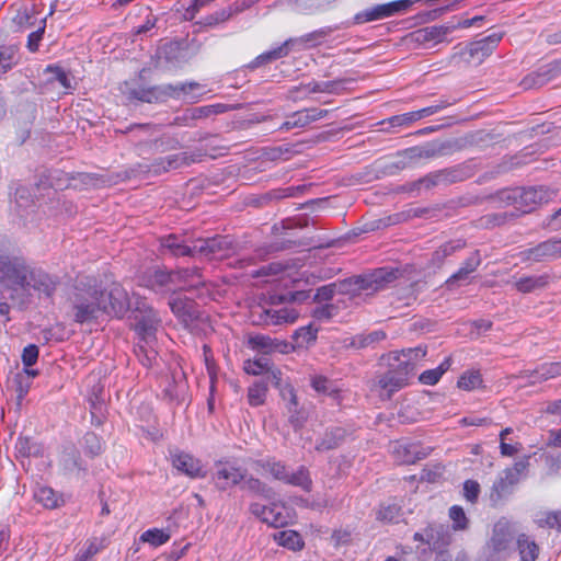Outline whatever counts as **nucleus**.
Returning a JSON list of instances; mask_svg holds the SVG:
<instances>
[{"mask_svg":"<svg viewBox=\"0 0 561 561\" xmlns=\"http://www.w3.org/2000/svg\"><path fill=\"white\" fill-rule=\"evenodd\" d=\"M34 499L44 507L54 510L64 504V500L49 486H41L34 492Z\"/></svg>","mask_w":561,"mask_h":561,"instance_id":"obj_46","label":"nucleus"},{"mask_svg":"<svg viewBox=\"0 0 561 561\" xmlns=\"http://www.w3.org/2000/svg\"><path fill=\"white\" fill-rule=\"evenodd\" d=\"M243 484L241 489L247 490L253 495H257L264 500H272L275 495L273 488L261 481L259 478L248 476L245 472V479L242 480Z\"/></svg>","mask_w":561,"mask_h":561,"instance_id":"obj_44","label":"nucleus"},{"mask_svg":"<svg viewBox=\"0 0 561 561\" xmlns=\"http://www.w3.org/2000/svg\"><path fill=\"white\" fill-rule=\"evenodd\" d=\"M168 305L173 314L184 323L185 327L201 320V311L193 299L174 296L169 299Z\"/></svg>","mask_w":561,"mask_h":561,"instance_id":"obj_19","label":"nucleus"},{"mask_svg":"<svg viewBox=\"0 0 561 561\" xmlns=\"http://www.w3.org/2000/svg\"><path fill=\"white\" fill-rule=\"evenodd\" d=\"M561 376V362L545 363L529 375L538 380H547Z\"/></svg>","mask_w":561,"mask_h":561,"instance_id":"obj_59","label":"nucleus"},{"mask_svg":"<svg viewBox=\"0 0 561 561\" xmlns=\"http://www.w3.org/2000/svg\"><path fill=\"white\" fill-rule=\"evenodd\" d=\"M517 483L511 471H503L491 488L489 496L491 506L494 508L502 506L513 494Z\"/></svg>","mask_w":561,"mask_h":561,"instance_id":"obj_22","label":"nucleus"},{"mask_svg":"<svg viewBox=\"0 0 561 561\" xmlns=\"http://www.w3.org/2000/svg\"><path fill=\"white\" fill-rule=\"evenodd\" d=\"M32 381L27 380L24 374H15L12 378V387L16 393V407L20 409L22 402L31 389Z\"/></svg>","mask_w":561,"mask_h":561,"instance_id":"obj_60","label":"nucleus"},{"mask_svg":"<svg viewBox=\"0 0 561 561\" xmlns=\"http://www.w3.org/2000/svg\"><path fill=\"white\" fill-rule=\"evenodd\" d=\"M187 389L185 374L181 368L172 370L170 376L165 378V386L162 390V398L169 403L176 405L183 402Z\"/></svg>","mask_w":561,"mask_h":561,"instance_id":"obj_21","label":"nucleus"},{"mask_svg":"<svg viewBox=\"0 0 561 561\" xmlns=\"http://www.w3.org/2000/svg\"><path fill=\"white\" fill-rule=\"evenodd\" d=\"M255 467L268 471L275 480L285 481L288 470L287 466L274 458L260 459L254 461Z\"/></svg>","mask_w":561,"mask_h":561,"instance_id":"obj_48","label":"nucleus"},{"mask_svg":"<svg viewBox=\"0 0 561 561\" xmlns=\"http://www.w3.org/2000/svg\"><path fill=\"white\" fill-rule=\"evenodd\" d=\"M82 449L85 456L95 458L103 454L104 442L94 432H87L82 437Z\"/></svg>","mask_w":561,"mask_h":561,"instance_id":"obj_49","label":"nucleus"},{"mask_svg":"<svg viewBox=\"0 0 561 561\" xmlns=\"http://www.w3.org/2000/svg\"><path fill=\"white\" fill-rule=\"evenodd\" d=\"M197 88H199V83L197 82L179 84L169 83L150 88L134 89L130 94L138 101L153 103L160 101L162 98H175L179 96L180 93H186L188 90L193 91Z\"/></svg>","mask_w":561,"mask_h":561,"instance_id":"obj_7","label":"nucleus"},{"mask_svg":"<svg viewBox=\"0 0 561 561\" xmlns=\"http://www.w3.org/2000/svg\"><path fill=\"white\" fill-rule=\"evenodd\" d=\"M273 363L266 356H261L254 359H247L243 364V369L248 375L259 376L263 375L270 369Z\"/></svg>","mask_w":561,"mask_h":561,"instance_id":"obj_57","label":"nucleus"},{"mask_svg":"<svg viewBox=\"0 0 561 561\" xmlns=\"http://www.w3.org/2000/svg\"><path fill=\"white\" fill-rule=\"evenodd\" d=\"M402 507L396 503H381L376 512V519L383 523H398Z\"/></svg>","mask_w":561,"mask_h":561,"instance_id":"obj_52","label":"nucleus"},{"mask_svg":"<svg viewBox=\"0 0 561 561\" xmlns=\"http://www.w3.org/2000/svg\"><path fill=\"white\" fill-rule=\"evenodd\" d=\"M559 65L560 61H556L553 64L546 66L545 68H541L537 72H531L527 75L523 79L522 84L524 85L525 89L537 88L546 84L554 76V72L557 71Z\"/></svg>","mask_w":561,"mask_h":561,"instance_id":"obj_38","label":"nucleus"},{"mask_svg":"<svg viewBox=\"0 0 561 561\" xmlns=\"http://www.w3.org/2000/svg\"><path fill=\"white\" fill-rule=\"evenodd\" d=\"M161 248L174 257L197 255V241L193 245H188L182 237L176 234L163 237L161 239Z\"/></svg>","mask_w":561,"mask_h":561,"instance_id":"obj_27","label":"nucleus"},{"mask_svg":"<svg viewBox=\"0 0 561 561\" xmlns=\"http://www.w3.org/2000/svg\"><path fill=\"white\" fill-rule=\"evenodd\" d=\"M171 538L168 529L150 528L140 535V541L147 542L152 547H160L167 543Z\"/></svg>","mask_w":561,"mask_h":561,"instance_id":"obj_53","label":"nucleus"},{"mask_svg":"<svg viewBox=\"0 0 561 561\" xmlns=\"http://www.w3.org/2000/svg\"><path fill=\"white\" fill-rule=\"evenodd\" d=\"M104 291L94 277L78 278L69 296L72 320L84 324L102 314Z\"/></svg>","mask_w":561,"mask_h":561,"instance_id":"obj_1","label":"nucleus"},{"mask_svg":"<svg viewBox=\"0 0 561 561\" xmlns=\"http://www.w3.org/2000/svg\"><path fill=\"white\" fill-rule=\"evenodd\" d=\"M142 286L149 288L156 294L165 295L178 290L172 271L154 270L147 272L141 277Z\"/></svg>","mask_w":561,"mask_h":561,"instance_id":"obj_18","label":"nucleus"},{"mask_svg":"<svg viewBox=\"0 0 561 561\" xmlns=\"http://www.w3.org/2000/svg\"><path fill=\"white\" fill-rule=\"evenodd\" d=\"M352 81L353 79L350 78H340L325 82H318L313 80L306 84H302V88L307 90L308 93L337 94L344 88L345 83H350Z\"/></svg>","mask_w":561,"mask_h":561,"instance_id":"obj_39","label":"nucleus"},{"mask_svg":"<svg viewBox=\"0 0 561 561\" xmlns=\"http://www.w3.org/2000/svg\"><path fill=\"white\" fill-rule=\"evenodd\" d=\"M211 116V110L208 105L187 108L182 117H176V124L190 125V121H198Z\"/></svg>","mask_w":561,"mask_h":561,"instance_id":"obj_61","label":"nucleus"},{"mask_svg":"<svg viewBox=\"0 0 561 561\" xmlns=\"http://www.w3.org/2000/svg\"><path fill=\"white\" fill-rule=\"evenodd\" d=\"M436 174L439 186H449L469 179L471 176V170L467 165L458 164L438 170Z\"/></svg>","mask_w":561,"mask_h":561,"instance_id":"obj_32","label":"nucleus"},{"mask_svg":"<svg viewBox=\"0 0 561 561\" xmlns=\"http://www.w3.org/2000/svg\"><path fill=\"white\" fill-rule=\"evenodd\" d=\"M205 156L206 151L202 148H197L192 152L183 151L167 157H160L152 161L149 167V171L160 174L162 172L201 162Z\"/></svg>","mask_w":561,"mask_h":561,"instance_id":"obj_9","label":"nucleus"},{"mask_svg":"<svg viewBox=\"0 0 561 561\" xmlns=\"http://www.w3.org/2000/svg\"><path fill=\"white\" fill-rule=\"evenodd\" d=\"M407 385L408 381L402 378V374H398L390 367L378 380V386L386 391L387 398H390L396 391Z\"/></svg>","mask_w":561,"mask_h":561,"instance_id":"obj_42","label":"nucleus"},{"mask_svg":"<svg viewBox=\"0 0 561 561\" xmlns=\"http://www.w3.org/2000/svg\"><path fill=\"white\" fill-rule=\"evenodd\" d=\"M170 457L173 468L180 473L191 479L206 477L202 461L193 455L176 449L170 453Z\"/></svg>","mask_w":561,"mask_h":561,"instance_id":"obj_16","label":"nucleus"},{"mask_svg":"<svg viewBox=\"0 0 561 561\" xmlns=\"http://www.w3.org/2000/svg\"><path fill=\"white\" fill-rule=\"evenodd\" d=\"M513 537L514 530L512 523L506 518L499 519L493 527L490 540L486 542V549L489 551L488 559L497 561L499 554L510 548Z\"/></svg>","mask_w":561,"mask_h":561,"instance_id":"obj_11","label":"nucleus"},{"mask_svg":"<svg viewBox=\"0 0 561 561\" xmlns=\"http://www.w3.org/2000/svg\"><path fill=\"white\" fill-rule=\"evenodd\" d=\"M422 159H433L453 153L460 149L457 141H428L421 145Z\"/></svg>","mask_w":561,"mask_h":561,"instance_id":"obj_33","label":"nucleus"},{"mask_svg":"<svg viewBox=\"0 0 561 561\" xmlns=\"http://www.w3.org/2000/svg\"><path fill=\"white\" fill-rule=\"evenodd\" d=\"M455 30L454 24L448 25H432L420 28L412 33V36L415 42L420 44L426 43H440L444 41L446 35L451 33Z\"/></svg>","mask_w":561,"mask_h":561,"instance_id":"obj_29","label":"nucleus"},{"mask_svg":"<svg viewBox=\"0 0 561 561\" xmlns=\"http://www.w3.org/2000/svg\"><path fill=\"white\" fill-rule=\"evenodd\" d=\"M467 241L461 238L444 242L432 253L431 265L434 267H440L449 256H453L456 252L465 249Z\"/></svg>","mask_w":561,"mask_h":561,"instance_id":"obj_31","label":"nucleus"},{"mask_svg":"<svg viewBox=\"0 0 561 561\" xmlns=\"http://www.w3.org/2000/svg\"><path fill=\"white\" fill-rule=\"evenodd\" d=\"M453 359L450 356L446 357L436 368L424 370L419 376V381L422 385L434 386L436 385L442 376L450 368Z\"/></svg>","mask_w":561,"mask_h":561,"instance_id":"obj_47","label":"nucleus"},{"mask_svg":"<svg viewBox=\"0 0 561 561\" xmlns=\"http://www.w3.org/2000/svg\"><path fill=\"white\" fill-rule=\"evenodd\" d=\"M267 382L264 380L254 381L248 388V402L251 407H260L265 403L267 394Z\"/></svg>","mask_w":561,"mask_h":561,"instance_id":"obj_51","label":"nucleus"},{"mask_svg":"<svg viewBox=\"0 0 561 561\" xmlns=\"http://www.w3.org/2000/svg\"><path fill=\"white\" fill-rule=\"evenodd\" d=\"M394 454L397 456V460L401 463L412 465L419 460H422L427 457L428 453L424 451L416 444H399Z\"/></svg>","mask_w":561,"mask_h":561,"instance_id":"obj_36","label":"nucleus"},{"mask_svg":"<svg viewBox=\"0 0 561 561\" xmlns=\"http://www.w3.org/2000/svg\"><path fill=\"white\" fill-rule=\"evenodd\" d=\"M19 47L16 45H0V77L19 64Z\"/></svg>","mask_w":561,"mask_h":561,"instance_id":"obj_45","label":"nucleus"},{"mask_svg":"<svg viewBox=\"0 0 561 561\" xmlns=\"http://www.w3.org/2000/svg\"><path fill=\"white\" fill-rule=\"evenodd\" d=\"M216 470L211 473V482L219 492H226L245 479V470L231 465L229 461L218 460Z\"/></svg>","mask_w":561,"mask_h":561,"instance_id":"obj_10","label":"nucleus"},{"mask_svg":"<svg viewBox=\"0 0 561 561\" xmlns=\"http://www.w3.org/2000/svg\"><path fill=\"white\" fill-rule=\"evenodd\" d=\"M518 194V187L503 188L491 195L490 199L500 206H514V208L517 210L519 196Z\"/></svg>","mask_w":561,"mask_h":561,"instance_id":"obj_55","label":"nucleus"},{"mask_svg":"<svg viewBox=\"0 0 561 561\" xmlns=\"http://www.w3.org/2000/svg\"><path fill=\"white\" fill-rule=\"evenodd\" d=\"M450 542L451 536L447 526L435 523L426 526L425 545H427L432 551L442 552Z\"/></svg>","mask_w":561,"mask_h":561,"instance_id":"obj_26","label":"nucleus"},{"mask_svg":"<svg viewBox=\"0 0 561 561\" xmlns=\"http://www.w3.org/2000/svg\"><path fill=\"white\" fill-rule=\"evenodd\" d=\"M328 110L317 107L304 108L291 113L287 119L279 126V130H290L293 128H302L311 123L319 121L328 115Z\"/></svg>","mask_w":561,"mask_h":561,"instance_id":"obj_23","label":"nucleus"},{"mask_svg":"<svg viewBox=\"0 0 561 561\" xmlns=\"http://www.w3.org/2000/svg\"><path fill=\"white\" fill-rule=\"evenodd\" d=\"M351 434L352 430L350 427L341 425L330 426L324 431L322 436L317 439L314 448L318 451H328L339 448Z\"/></svg>","mask_w":561,"mask_h":561,"instance_id":"obj_25","label":"nucleus"},{"mask_svg":"<svg viewBox=\"0 0 561 561\" xmlns=\"http://www.w3.org/2000/svg\"><path fill=\"white\" fill-rule=\"evenodd\" d=\"M523 262H542L561 257V238L548 239L520 252Z\"/></svg>","mask_w":561,"mask_h":561,"instance_id":"obj_15","label":"nucleus"},{"mask_svg":"<svg viewBox=\"0 0 561 561\" xmlns=\"http://www.w3.org/2000/svg\"><path fill=\"white\" fill-rule=\"evenodd\" d=\"M502 37L501 33H492L481 39L469 43L461 54L469 56L468 61L481 64L497 47Z\"/></svg>","mask_w":561,"mask_h":561,"instance_id":"obj_17","label":"nucleus"},{"mask_svg":"<svg viewBox=\"0 0 561 561\" xmlns=\"http://www.w3.org/2000/svg\"><path fill=\"white\" fill-rule=\"evenodd\" d=\"M130 318L134 320L133 328L142 342L149 344L156 340L160 319L145 300H137L136 307L131 309Z\"/></svg>","mask_w":561,"mask_h":561,"instance_id":"obj_5","label":"nucleus"},{"mask_svg":"<svg viewBox=\"0 0 561 561\" xmlns=\"http://www.w3.org/2000/svg\"><path fill=\"white\" fill-rule=\"evenodd\" d=\"M425 355L426 350L421 346L409 348L394 356L392 362L389 364V367L398 374H402V378L408 381L409 378L414 375L415 360L423 358Z\"/></svg>","mask_w":561,"mask_h":561,"instance_id":"obj_20","label":"nucleus"},{"mask_svg":"<svg viewBox=\"0 0 561 561\" xmlns=\"http://www.w3.org/2000/svg\"><path fill=\"white\" fill-rule=\"evenodd\" d=\"M15 449L23 457H36L41 454V446L30 437H19Z\"/></svg>","mask_w":561,"mask_h":561,"instance_id":"obj_64","label":"nucleus"},{"mask_svg":"<svg viewBox=\"0 0 561 561\" xmlns=\"http://www.w3.org/2000/svg\"><path fill=\"white\" fill-rule=\"evenodd\" d=\"M412 4V0H396L388 3L376 4L356 13L351 22H346V26L359 25L390 18L398 13L405 12Z\"/></svg>","mask_w":561,"mask_h":561,"instance_id":"obj_6","label":"nucleus"},{"mask_svg":"<svg viewBox=\"0 0 561 561\" xmlns=\"http://www.w3.org/2000/svg\"><path fill=\"white\" fill-rule=\"evenodd\" d=\"M237 243L230 236H215L197 240V255L207 260H224L233 255Z\"/></svg>","mask_w":561,"mask_h":561,"instance_id":"obj_8","label":"nucleus"},{"mask_svg":"<svg viewBox=\"0 0 561 561\" xmlns=\"http://www.w3.org/2000/svg\"><path fill=\"white\" fill-rule=\"evenodd\" d=\"M28 282L30 286L34 290L50 298L59 286L60 278L59 276L50 275L41 268L30 267Z\"/></svg>","mask_w":561,"mask_h":561,"instance_id":"obj_24","label":"nucleus"},{"mask_svg":"<svg viewBox=\"0 0 561 561\" xmlns=\"http://www.w3.org/2000/svg\"><path fill=\"white\" fill-rule=\"evenodd\" d=\"M518 216L533 211L538 205L548 203L553 195L549 188L545 186L518 187Z\"/></svg>","mask_w":561,"mask_h":561,"instance_id":"obj_14","label":"nucleus"},{"mask_svg":"<svg viewBox=\"0 0 561 561\" xmlns=\"http://www.w3.org/2000/svg\"><path fill=\"white\" fill-rule=\"evenodd\" d=\"M298 317L299 312L295 308L290 307H284L277 310L259 307L251 312L253 324L266 327L294 323Z\"/></svg>","mask_w":561,"mask_h":561,"instance_id":"obj_12","label":"nucleus"},{"mask_svg":"<svg viewBox=\"0 0 561 561\" xmlns=\"http://www.w3.org/2000/svg\"><path fill=\"white\" fill-rule=\"evenodd\" d=\"M339 28L340 26L337 25H329L299 37H290L286 39L282 45L255 57L251 62L247 65V68L254 70L261 66L288 56L291 50L299 51L314 48L321 45L328 36H330L334 31H337Z\"/></svg>","mask_w":561,"mask_h":561,"instance_id":"obj_2","label":"nucleus"},{"mask_svg":"<svg viewBox=\"0 0 561 561\" xmlns=\"http://www.w3.org/2000/svg\"><path fill=\"white\" fill-rule=\"evenodd\" d=\"M249 511L253 516L268 526L277 528L286 524L285 516L276 511L275 505L267 506L255 502L250 504Z\"/></svg>","mask_w":561,"mask_h":561,"instance_id":"obj_28","label":"nucleus"},{"mask_svg":"<svg viewBox=\"0 0 561 561\" xmlns=\"http://www.w3.org/2000/svg\"><path fill=\"white\" fill-rule=\"evenodd\" d=\"M273 540L278 545L291 551H300L305 548L302 536L293 529L279 530L273 534Z\"/></svg>","mask_w":561,"mask_h":561,"instance_id":"obj_40","label":"nucleus"},{"mask_svg":"<svg viewBox=\"0 0 561 561\" xmlns=\"http://www.w3.org/2000/svg\"><path fill=\"white\" fill-rule=\"evenodd\" d=\"M549 282V274L529 275L518 278L515 282L514 286L517 291L523 294H529L539 289H543L545 287L548 286Z\"/></svg>","mask_w":561,"mask_h":561,"instance_id":"obj_37","label":"nucleus"},{"mask_svg":"<svg viewBox=\"0 0 561 561\" xmlns=\"http://www.w3.org/2000/svg\"><path fill=\"white\" fill-rule=\"evenodd\" d=\"M30 266L23 256L0 254V283L8 288L30 287Z\"/></svg>","mask_w":561,"mask_h":561,"instance_id":"obj_4","label":"nucleus"},{"mask_svg":"<svg viewBox=\"0 0 561 561\" xmlns=\"http://www.w3.org/2000/svg\"><path fill=\"white\" fill-rule=\"evenodd\" d=\"M104 291L102 313L116 318H123L130 309V301L125 288L119 284H112L108 290Z\"/></svg>","mask_w":561,"mask_h":561,"instance_id":"obj_13","label":"nucleus"},{"mask_svg":"<svg viewBox=\"0 0 561 561\" xmlns=\"http://www.w3.org/2000/svg\"><path fill=\"white\" fill-rule=\"evenodd\" d=\"M317 334L318 328L309 324L297 329L291 337L298 347H302L304 345L314 343L317 340Z\"/></svg>","mask_w":561,"mask_h":561,"instance_id":"obj_58","label":"nucleus"},{"mask_svg":"<svg viewBox=\"0 0 561 561\" xmlns=\"http://www.w3.org/2000/svg\"><path fill=\"white\" fill-rule=\"evenodd\" d=\"M275 344L276 339H272L268 335L256 334L249 337V345L253 350L262 351L264 355L274 352Z\"/></svg>","mask_w":561,"mask_h":561,"instance_id":"obj_63","label":"nucleus"},{"mask_svg":"<svg viewBox=\"0 0 561 561\" xmlns=\"http://www.w3.org/2000/svg\"><path fill=\"white\" fill-rule=\"evenodd\" d=\"M483 379L479 370L465 371L457 381L458 388L471 391L482 386Z\"/></svg>","mask_w":561,"mask_h":561,"instance_id":"obj_56","label":"nucleus"},{"mask_svg":"<svg viewBox=\"0 0 561 561\" xmlns=\"http://www.w3.org/2000/svg\"><path fill=\"white\" fill-rule=\"evenodd\" d=\"M284 483L294 486H300L305 491H310L312 485L309 470L305 466H300L296 472H288Z\"/></svg>","mask_w":561,"mask_h":561,"instance_id":"obj_54","label":"nucleus"},{"mask_svg":"<svg viewBox=\"0 0 561 561\" xmlns=\"http://www.w3.org/2000/svg\"><path fill=\"white\" fill-rule=\"evenodd\" d=\"M400 275L398 268L379 267L369 273L353 275L351 277L336 280L337 294L354 298L362 291H378L393 283Z\"/></svg>","mask_w":561,"mask_h":561,"instance_id":"obj_3","label":"nucleus"},{"mask_svg":"<svg viewBox=\"0 0 561 561\" xmlns=\"http://www.w3.org/2000/svg\"><path fill=\"white\" fill-rule=\"evenodd\" d=\"M456 207H457V203L454 201H449L445 204H436V205L430 206V207H416V208L412 209L411 211L413 213V217H416V218L424 217L427 219H434V218L440 217L442 214L446 217L449 216L450 210H455Z\"/></svg>","mask_w":561,"mask_h":561,"instance_id":"obj_41","label":"nucleus"},{"mask_svg":"<svg viewBox=\"0 0 561 561\" xmlns=\"http://www.w3.org/2000/svg\"><path fill=\"white\" fill-rule=\"evenodd\" d=\"M539 528L556 529L561 534V511H549L535 520Z\"/></svg>","mask_w":561,"mask_h":561,"instance_id":"obj_62","label":"nucleus"},{"mask_svg":"<svg viewBox=\"0 0 561 561\" xmlns=\"http://www.w3.org/2000/svg\"><path fill=\"white\" fill-rule=\"evenodd\" d=\"M387 334L382 330L371 331L369 333L356 334L352 337H346L343 341V346L346 348L364 350L374 347L379 342L383 341Z\"/></svg>","mask_w":561,"mask_h":561,"instance_id":"obj_30","label":"nucleus"},{"mask_svg":"<svg viewBox=\"0 0 561 561\" xmlns=\"http://www.w3.org/2000/svg\"><path fill=\"white\" fill-rule=\"evenodd\" d=\"M243 12V7L238 3H232L227 8L219 9L214 13L206 15L201 22L204 26L214 27L228 21L234 14Z\"/></svg>","mask_w":561,"mask_h":561,"instance_id":"obj_43","label":"nucleus"},{"mask_svg":"<svg viewBox=\"0 0 561 561\" xmlns=\"http://www.w3.org/2000/svg\"><path fill=\"white\" fill-rule=\"evenodd\" d=\"M178 290L186 287H197L204 282L202 279L201 270L196 266L172 271Z\"/></svg>","mask_w":561,"mask_h":561,"instance_id":"obj_34","label":"nucleus"},{"mask_svg":"<svg viewBox=\"0 0 561 561\" xmlns=\"http://www.w3.org/2000/svg\"><path fill=\"white\" fill-rule=\"evenodd\" d=\"M159 57L167 64H178L183 59L182 45L178 41H171L163 44L159 49Z\"/></svg>","mask_w":561,"mask_h":561,"instance_id":"obj_50","label":"nucleus"},{"mask_svg":"<svg viewBox=\"0 0 561 561\" xmlns=\"http://www.w3.org/2000/svg\"><path fill=\"white\" fill-rule=\"evenodd\" d=\"M516 548L519 554V561H537L539 558V545L525 533L517 536Z\"/></svg>","mask_w":561,"mask_h":561,"instance_id":"obj_35","label":"nucleus"}]
</instances>
